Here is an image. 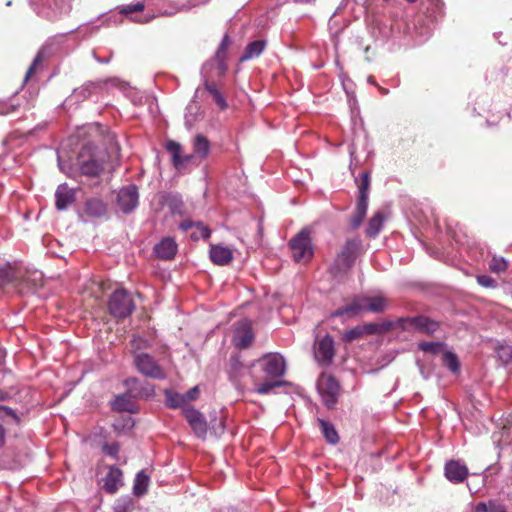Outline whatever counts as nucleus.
I'll use <instances>...</instances> for the list:
<instances>
[{"label": "nucleus", "instance_id": "1", "mask_svg": "<svg viewBox=\"0 0 512 512\" xmlns=\"http://www.w3.org/2000/svg\"><path fill=\"white\" fill-rule=\"evenodd\" d=\"M95 140L84 143L78 152L76 165L82 175L100 176L109 166L114 168L120 158V147L116 135L107 127L94 124L90 127Z\"/></svg>", "mask_w": 512, "mask_h": 512}, {"label": "nucleus", "instance_id": "2", "mask_svg": "<svg viewBox=\"0 0 512 512\" xmlns=\"http://www.w3.org/2000/svg\"><path fill=\"white\" fill-rule=\"evenodd\" d=\"M361 254V241L348 239L336 255L329 272L334 278L346 276L353 267L357 257Z\"/></svg>", "mask_w": 512, "mask_h": 512}, {"label": "nucleus", "instance_id": "3", "mask_svg": "<svg viewBox=\"0 0 512 512\" xmlns=\"http://www.w3.org/2000/svg\"><path fill=\"white\" fill-rule=\"evenodd\" d=\"M288 245L292 253V258L296 263H308L313 258L314 250L309 228L305 227L301 229L291 238Z\"/></svg>", "mask_w": 512, "mask_h": 512}, {"label": "nucleus", "instance_id": "4", "mask_svg": "<svg viewBox=\"0 0 512 512\" xmlns=\"http://www.w3.org/2000/svg\"><path fill=\"white\" fill-rule=\"evenodd\" d=\"M135 309L131 295L125 289L115 290L109 298V313L117 319H124L130 316Z\"/></svg>", "mask_w": 512, "mask_h": 512}, {"label": "nucleus", "instance_id": "5", "mask_svg": "<svg viewBox=\"0 0 512 512\" xmlns=\"http://www.w3.org/2000/svg\"><path fill=\"white\" fill-rule=\"evenodd\" d=\"M313 354L314 359L320 366H330L336 355L334 338L330 334L316 336L313 343Z\"/></svg>", "mask_w": 512, "mask_h": 512}, {"label": "nucleus", "instance_id": "6", "mask_svg": "<svg viewBox=\"0 0 512 512\" xmlns=\"http://www.w3.org/2000/svg\"><path fill=\"white\" fill-rule=\"evenodd\" d=\"M317 389L324 405L333 409L338 402L340 385L332 374L322 373L317 382Z\"/></svg>", "mask_w": 512, "mask_h": 512}, {"label": "nucleus", "instance_id": "7", "mask_svg": "<svg viewBox=\"0 0 512 512\" xmlns=\"http://www.w3.org/2000/svg\"><path fill=\"white\" fill-rule=\"evenodd\" d=\"M134 364L141 374L152 379H165L166 374L158 362L147 353H139L134 356Z\"/></svg>", "mask_w": 512, "mask_h": 512}, {"label": "nucleus", "instance_id": "8", "mask_svg": "<svg viewBox=\"0 0 512 512\" xmlns=\"http://www.w3.org/2000/svg\"><path fill=\"white\" fill-rule=\"evenodd\" d=\"M397 323L403 330L414 329L428 335L434 334L439 329V323L426 316L400 318Z\"/></svg>", "mask_w": 512, "mask_h": 512}, {"label": "nucleus", "instance_id": "9", "mask_svg": "<svg viewBox=\"0 0 512 512\" xmlns=\"http://www.w3.org/2000/svg\"><path fill=\"white\" fill-rule=\"evenodd\" d=\"M261 369L271 378L282 377L286 372L284 358L278 353H268L259 361Z\"/></svg>", "mask_w": 512, "mask_h": 512}, {"label": "nucleus", "instance_id": "10", "mask_svg": "<svg viewBox=\"0 0 512 512\" xmlns=\"http://www.w3.org/2000/svg\"><path fill=\"white\" fill-rule=\"evenodd\" d=\"M231 45V39L228 34H225L216 53L214 59L205 64L204 68H212L215 65L216 74L218 77H222L228 70L227 59L228 49Z\"/></svg>", "mask_w": 512, "mask_h": 512}, {"label": "nucleus", "instance_id": "11", "mask_svg": "<svg viewBox=\"0 0 512 512\" xmlns=\"http://www.w3.org/2000/svg\"><path fill=\"white\" fill-rule=\"evenodd\" d=\"M254 341L251 322L247 319L237 322L233 337L234 345L239 349L248 348Z\"/></svg>", "mask_w": 512, "mask_h": 512}, {"label": "nucleus", "instance_id": "12", "mask_svg": "<svg viewBox=\"0 0 512 512\" xmlns=\"http://www.w3.org/2000/svg\"><path fill=\"white\" fill-rule=\"evenodd\" d=\"M183 414L194 433L199 437L204 439L207 435L208 426L204 415L194 409L193 407H187L183 409Z\"/></svg>", "mask_w": 512, "mask_h": 512}, {"label": "nucleus", "instance_id": "13", "mask_svg": "<svg viewBox=\"0 0 512 512\" xmlns=\"http://www.w3.org/2000/svg\"><path fill=\"white\" fill-rule=\"evenodd\" d=\"M138 198V188L131 184L120 189L117 203L124 213H130L138 205Z\"/></svg>", "mask_w": 512, "mask_h": 512}, {"label": "nucleus", "instance_id": "14", "mask_svg": "<svg viewBox=\"0 0 512 512\" xmlns=\"http://www.w3.org/2000/svg\"><path fill=\"white\" fill-rule=\"evenodd\" d=\"M444 472L445 477L454 484L462 483L469 474L466 465L453 459L446 462Z\"/></svg>", "mask_w": 512, "mask_h": 512}, {"label": "nucleus", "instance_id": "15", "mask_svg": "<svg viewBox=\"0 0 512 512\" xmlns=\"http://www.w3.org/2000/svg\"><path fill=\"white\" fill-rule=\"evenodd\" d=\"M153 250L157 258L168 261L176 256L178 245L173 238L165 237L154 246Z\"/></svg>", "mask_w": 512, "mask_h": 512}, {"label": "nucleus", "instance_id": "16", "mask_svg": "<svg viewBox=\"0 0 512 512\" xmlns=\"http://www.w3.org/2000/svg\"><path fill=\"white\" fill-rule=\"evenodd\" d=\"M122 470L116 466H110L108 473L102 479L103 488L110 494H114L118 491L119 487L122 486Z\"/></svg>", "mask_w": 512, "mask_h": 512}, {"label": "nucleus", "instance_id": "17", "mask_svg": "<svg viewBox=\"0 0 512 512\" xmlns=\"http://www.w3.org/2000/svg\"><path fill=\"white\" fill-rule=\"evenodd\" d=\"M166 149L167 151H169L172 155V163L174 165V167L177 169V170H181L186 164H188L189 162H191V160L193 159V155H182L181 152H182V146L175 142V141H168L167 144H166Z\"/></svg>", "mask_w": 512, "mask_h": 512}, {"label": "nucleus", "instance_id": "18", "mask_svg": "<svg viewBox=\"0 0 512 512\" xmlns=\"http://www.w3.org/2000/svg\"><path fill=\"white\" fill-rule=\"evenodd\" d=\"M210 259L216 265L225 266L233 260V252L228 247L212 245L210 248Z\"/></svg>", "mask_w": 512, "mask_h": 512}, {"label": "nucleus", "instance_id": "19", "mask_svg": "<svg viewBox=\"0 0 512 512\" xmlns=\"http://www.w3.org/2000/svg\"><path fill=\"white\" fill-rule=\"evenodd\" d=\"M361 298L364 312L382 313L387 309L389 304L388 299L382 295L372 297L361 296Z\"/></svg>", "mask_w": 512, "mask_h": 512}, {"label": "nucleus", "instance_id": "20", "mask_svg": "<svg viewBox=\"0 0 512 512\" xmlns=\"http://www.w3.org/2000/svg\"><path fill=\"white\" fill-rule=\"evenodd\" d=\"M363 303L361 296L354 297L352 301L332 312L331 317H341L347 315L348 317H355L364 313Z\"/></svg>", "mask_w": 512, "mask_h": 512}, {"label": "nucleus", "instance_id": "21", "mask_svg": "<svg viewBox=\"0 0 512 512\" xmlns=\"http://www.w3.org/2000/svg\"><path fill=\"white\" fill-rule=\"evenodd\" d=\"M56 208L58 210L66 209L69 204L75 200V193L67 185H59L56 192Z\"/></svg>", "mask_w": 512, "mask_h": 512}, {"label": "nucleus", "instance_id": "22", "mask_svg": "<svg viewBox=\"0 0 512 512\" xmlns=\"http://www.w3.org/2000/svg\"><path fill=\"white\" fill-rule=\"evenodd\" d=\"M112 409L118 412L135 413V403L129 393L120 394L112 402Z\"/></svg>", "mask_w": 512, "mask_h": 512}, {"label": "nucleus", "instance_id": "23", "mask_svg": "<svg viewBox=\"0 0 512 512\" xmlns=\"http://www.w3.org/2000/svg\"><path fill=\"white\" fill-rule=\"evenodd\" d=\"M386 215L382 211H377L370 218L366 229V235L370 238H375L383 227V223L386 220Z\"/></svg>", "mask_w": 512, "mask_h": 512}, {"label": "nucleus", "instance_id": "24", "mask_svg": "<svg viewBox=\"0 0 512 512\" xmlns=\"http://www.w3.org/2000/svg\"><path fill=\"white\" fill-rule=\"evenodd\" d=\"M265 46H266V41H264V40H256V41L249 43L246 46L245 51H244L243 55L240 57L239 61L244 62L249 59L258 57L263 52Z\"/></svg>", "mask_w": 512, "mask_h": 512}, {"label": "nucleus", "instance_id": "25", "mask_svg": "<svg viewBox=\"0 0 512 512\" xmlns=\"http://www.w3.org/2000/svg\"><path fill=\"white\" fill-rule=\"evenodd\" d=\"M193 147L194 154L200 159H204L209 154L210 142L205 136L198 134L194 138Z\"/></svg>", "mask_w": 512, "mask_h": 512}, {"label": "nucleus", "instance_id": "26", "mask_svg": "<svg viewBox=\"0 0 512 512\" xmlns=\"http://www.w3.org/2000/svg\"><path fill=\"white\" fill-rule=\"evenodd\" d=\"M367 209L368 202H365L364 199L357 201L356 209L351 217V225L353 228H357L361 225L366 216Z\"/></svg>", "mask_w": 512, "mask_h": 512}, {"label": "nucleus", "instance_id": "27", "mask_svg": "<svg viewBox=\"0 0 512 512\" xmlns=\"http://www.w3.org/2000/svg\"><path fill=\"white\" fill-rule=\"evenodd\" d=\"M318 423H319V426L321 428V431H322L325 439L330 444L338 443L339 435H338L335 427L333 426V424H331L323 419H318Z\"/></svg>", "mask_w": 512, "mask_h": 512}, {"label": "nucleus", "instance_id": "28", "mask_svg": "<svg viewBox=\"0 0 512 512\" xmlns=\"http://www.w3.org/2000/svg\"><path fill=\"white\" fill-rule=\"evenodd\" d=\"M205 89L210 93L216 105L221 109L227 108V102L221 92L217 89V86L213 82H205Z\"/></svg>", "mask_w": 512, "mask_h": 512}, {"label": "nucleus", "instance_id": "29", "mask_svg": "<svg viewBox=\"0 0 512 512\" xmlns=\"http://www.w3.org/2000/svg\"><path fill=\"white\" fill-rule=\"evenodd\" d=\"M166 397V406L171 409H177V408H187L186 402L184 400V397L182 394L172 391H166L165 392Z\"/></svg>", "mask_w": 512, "mask_h": 512}, {"label": "nucleus", "instance_id": "30", "mask_svg": "<svg viewBox=\"0 0 512 512\" xmlns=\"http://www.w3.org/2000/svg\"><path fill=\"white\" fill-rule=\"evenodd\" d=\"M106 211L104 203L99 199H89L85 205V212L90 216L99 217Z\"/></svg>", "mask_w": 512, "mask_h": 512}, {"label": "nucleus", "instance_id": "31", "mask_svg": "<svg viewBox=\"0 0 512 512\" xmlns=\"http://www.w3.org/2000/svg\"><path fill=\"white\" fill-rule=\"evenodd\" d=\"M443 365L446 366L453 374L460 371V362L457 355L451 351H446L442 357Z\"/></svg>", "mask_w": 512, "mask_h": 512}, {"label": "nucleus", "instance_id": "32", "mask_svg": "<svg viewBox=\"0 0 512 512\" xmlns=\"http://www.w3.org/2000/svg\"><path fill=\"white\" fill-rule=\"evenodd\" d=\"M148 484L149 477L145 474V472L140 471L139 473H137L133 487L134 494L140 496L146 493Z\"/></svg>", "mask_w": 512, "mask_h": 512}, {"label": "nucleus", "instance_id": "33", "mask_svg": "<svg viewBox=\"0 0 512 512\" xmlns=\"http://www.w3.org/2000/svg\"><path fill=\"white\" fill-rule=\"evenodd\" d=\"M392 327V323H384V324H377V323H367L364 325H361L362 331L364 336L365 335H375L381 332L389 331Z\"/></svg>", "mask_w": 512, "mask_h": 512}, {"label": "nucleus", "instance_id": "34", "mask_svg": "<svg viewBox=\"0 0 512 512\" xmlns=\"http://www.w3.org/2000/svg\"><path fill=\"white\" fill-rule=\"evenodd\" d=\"M475 512H507L506 507L496 501L479 502L475 506Z\"/></svg>", "mask_w": 512, "mask_h": 512}, {"label": "nucleus", "instance_id": "35", "mask_svg": "<svg viewBox=\"0 0 512 512\" xmlns=\"http://www.w3.org/2000/svg\"><path fill=\"white\" fill-rule=\"evenodd\" d=\"M22 281L27 285V288L30 290H34L40 286H42V274L38 272H26L25 275L22 276Z\"/></svg>", "mask_w": 512, "mask_h": 512}, {"label": "nucleus", "instance_id": "36", "mask_svg": "<svg viewBox=\"0 0 512 512\" xmlns=\"http://www.w3.org/2000/svg\"><path fill=\"white\" fill-rule=\"evenodd\" d=\"M285 382L279 380L264 381L256 385L255 392L261 395L269 394L274 388L284 385Z\"/></svg>", "mask_w": 512, "mask_h": 512}, {"label": "nucleus", "instance_id": "37", "mask_svg": "<svg viewBox=\"0 0 512 512\" xmlns=\"http://www.w3.org/2000/svg\"><path fill=\"white\" fill-rule=\"evenodd\" d=\"M15 277V272L9 264H0V286L11 282Z\"/></svg>", "mask_w": 512, "mask_h": 512}, {"label": "nucleus", "instance_id": "38", "mask_svg": "<svg viewBox=\"0 0 512 512\" xmlns=\"http://www.w3.org/2000/svg\"><path fill=\"white\" fill-rule=\"evenodd\" d=\"M499 360L504 364L512 362V346L511 345H499L496 349Z\"/></svg>", "mask_w": 512, "mask_h": 512}, {"label": "nucleus", "instance_id": "39", "mask_svg": "<svg viewBox=\"0 0 512 512\" xmlns=\"http://www.w3.org/2000/svg\"><path fill=\"white\" fill-rule=\"evenodd\" d=\"M364 336L361 325L355 326L354 328L346 331L343 336L342 340L347 343H351L355 340H358Z\"/></svg>", "mask_w": 512, "mask_h": 512}, {"label": "nucleus", "instance_id": "40", "mask_svg": "<svg viewBox=\"0 0 512 512\" xmlns=\"http://www.w3.org/2000/svg\"><path fill=\"white\" fill-rule=\"evenodd\" d=\"M418 347L423 352L431 353L433 355H436L440 353L443 343L441 342H420L418 344Z\"/></svg>", "mask_w": 512, "mask_h": 512}, {"label": "nucleus", "instance_id": "41", "mask_svg": "<svg viewBox=\"0 0 512 512\" xmlns=\"http://www.w3.org/2000/svg\"><path fill=\"white\" fill-rule=\"evenodd\" d=\"M508 267L507 261L502 257L494 256L490 262L489 268L492 272L501 273L506 271Z\"/></svg>", "mask_w": 512, "mask_h": 512}, {"label": "nucleus", "instance_id": "42", "mask_svg": "<svg viewBox=\"0 0 512 512\" xmlns=\"http://www.w3.org/2000/svg\"><path fill=\"white\" fill-rule=\"evenodd\" d=\"M369 176L367 173L362 174L361 183L359 185V197L358 200L368 202V189H369Z\"/></svg>", "mask_w": 512, "mask_h": 512}, {"label": "nucleus", "instance_id": "43", "mask_svg": "<svg viewBox=\"0 0 512 512\" xmlns=\"http://www.w3.org/2000/svg\"><path fill=\"white\" fill-rule=\"evenodd\" d=\"M43 59H44L43 52L39 51L26 72L25 81H28L32 77V75L35 73L38 65L42 63Z\"/></svg>", "mask_w": 512, "mask_h": 512}, {"label": "nucleus", "instance_id": "44", "mask_svg": "<svg viewBox=\"0 0 512 512\" xmlns=\"http://www.w3.org/2000/svg\"><path fill=\"white\" fill-rule=\"evenodd\" d=\"M133 504L131 500L128 499H120L113 506L112 512H132Z\"/></svg>", "mask_w": 512, "mask_h": 512}, {"label": "nucleus", "instance_id": "45", "mask_svg": "<svg viewBox=\"0 0 512 512\" xmlns=\"http://www.w3.org/2000/svg\"><path fill=\"white\" fill-rule=\"evenodd\" d=\"M145 8L144 4L139 2L136 4H130L120 7L119 12L124 15L141 12Z\"/></svg>", "mask_w": 512, "mask_h": 512}, {"label": "nucleus", "instance_id": "46", "mask_svg": "<svg viewBox=\"0 0 512 512\" xmlns=\"http://www.w3.org/2000/svg\"><path fill=\"white\" fill-rule=\"evenodd\" d=\"M196 228L198 230L197 234L193 233L191 237L195 240H198L200 237L203 239H208L211 235V231L208 227L204 226L202 223H197Z\"/></svg>", "mask_w": 512, "mask_h": 512}, {"label": "nucleus", "instance_id": "47", "mask_svg": "<svg viewBox=\"0 0 512 512\" xmlns=\"http://www.w3.org/2000/svg\"><path fill=\"white\" fill-rule=\"evenodd\" d=\"M103 452L113 458H117V455L119 453V450H120V446L117 442H113V443H105L103 445Z\"/></svg>", "mask_w": 512, "mask_h": 512}, {"label": "nucleus", "instance_id": "48", "mask_svg": "<svg viewBox=\"0 0 512 512\" xmlns=\"http://www.w3.org/2000/svg\"><path fill=\"white\" fill-rule=\"evenodd\" d=\"M477 282L479 285L486 287V288H495L496 287V281L488 275L477 276Z\"/></svg>", "mask_w": 512, "mask_h": 512}, {"label": "nucleus", "instance_id": "49", "mask_svg": "<svg viewBox=\"0 0 512 512\" xmlns=\"http://www.w3.org/2000/svg\"><path fill=\"white\" fill-rule=\"evenodd\" d=\"M184 397V400L187 403L196 400L200 395V390L198 386H194L191 389H189L186 393L182 394Z\"/></svg>", "mask_w": 512, "mask_h": 512}, {"label": "nucleus", "instance_id": "50", "mask_svg": "<svg viewBox=\"0 0 512 512\" xmlns=\"http://www.w3.org/2000/svg\"><path fill=\"white\" fill-rule=\"evenodd\" d=\"M231 363V377L236 378L238 370L242 368V363L239 361L237 357H232L230 360Z\"/></svg>", "mask_w": 512, "mask_h": 512}, {"label": "nucleus", "instance_id": "51", "mask_svg": "<svg viewBox=\"0 0 512 512\" xmlns=\"http://www.w3.org/2000/svg\"><path fill=\"white\" fill-rule=\"evenodd\" d=\"M0 410H3L5 411V413L15 419H17V415L16 413L14 412V410H12L11 408L7 407V406H4V405H0Z\"/></svg>", "mask_w": 512, "mask_h": 512}, {"label": "nucleus", "instance_id": "52", "mask_svg": "<svg viewBox=\"0 0 512 512\" xmlns=\"http://www.w3.org/2000/svg\"><path fill=\"white\" fill-rule=\"evenodd\" d=\"M194 226V223L192 221H189V220H186V221H183L181 222L180 224V228L183 230V231H187L189 230L190 228H192Z\"/></svg>", "mask_w": 512, "mask_h": 512}, {"label": "nucleus", "instance_id": "53", "mask_svg": "<svg viewBox=\"0 0 512 512\" xmlns=\"http://www.w3.org/2000/svg\"><path fill=\"white\" fill-rule=\"evenodd\" d=\"M5 443V429L2 425H0V448L4 445Z\"/></svg>", "mask_w": 512, "mask_h": 512}, {"label": "nucleus", "instance_id": "54", "mask_svg": "<svg viewBox=\"0 0 512 512\" xmlns=\"http://www.w3.org/2000/svg\"><path fill=\"white\" fill-rule=\"evenodd\" d=\"M212 429L214 430V432H215V433H218V432L222 433V432H223V430H224L223 422H222V421H220V422H219V427H215V426L213 425V426H212Z\"/></svg>", "mask_w": 512, "mask_h": 512}, {"label": "nucleus", "instance_id": "55", "mask_svg": "<svg viewBox=\"0 0 512 512\" xmlns=\"http://www.w3.org/2000/svg\"><path fill=\"white\" fill-rule=\"evenodd\" d=\"M9 393L3 390H0V401H5L9 399Z\"/></svg>", "mask_w": 512, "mask_h": 512}, {"label": "nucleus", "instance_id": "56", "mask_svg": "<svg viewBox=\"0 0 512 512\" xmlns=\"http://www.w3.org/2000/svg\"><path fill=\"white\" fill-rule=\"evenodd\" d=\"M138 380L136 378H132L126 381L127 384L129 383H136Z\"/></svg>", "mask_w": 512, "mask_h": 512}, {"label": "nucleus", "instance_id": "57", "mask_svg": "<svg viewBox=\"0 0 512 512\" xmlns=\"http://www.w3.org/2000/svg\"><path fill=\"white\" fill-rule=\"evenodd\" d=\"M408 3H415L417 0H406Z\"/></svg>", "mask_w": 512, "mask_h": 512}, {"label": "nucleus", "instance_id": "58", "mask_svg": "<svg viewBox=\"0 0 512 512\" xmlns=\"http://www.w3.org/2000/svg\"><path fill=\"white\" fill-rule=\"evenodd\" d=\"M369 81L373 82L372 76H369Z\"/></svg>", "mask_w": 512, "mask_h": 512}, {"label": "nucleus", "instance_id": "59", "mask_svg": "<svg viewBox=\"0 0 512 512\" xmlns=\"http://www.w3.org/2000/svg\"><path fill=\"white\" fill-rule=\"evenodd\" d=\"M369 81L373 82L372 76H369Z\"/></svg>", "mask_w": 512, "mask_h": 512}, {"label": "nucleus", "instance_id": "60", "mask_svg": "<svg viewBox=\"0 0 512 512\" xmlns=\"http://www.w3.org/2000/svg\"><path fill=\"white\" fill-rule=\"evenodd\" d=\"M137 341L136 338H133L132 343L134 344Z\"/></svg>", "mask_w": 512, "mask_h": 512}]
</instances>
